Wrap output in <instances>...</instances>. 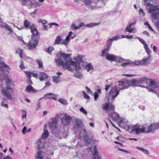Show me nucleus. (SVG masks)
I'll return each instance as SVG.
<instances>
[{
  "label": "nucleus",
  "mask_w": 159,
  "mask_h": 159,
  "mask_svg": "<svg viewBox=\"0 0 159 159\" xmlns=\"http://www.w3.org/2000/svg\"><path fill=\"white\" fill-rule=\"evenodd\" d=\"M38 22L42 23L43 25H44L45 24L47 23V21L45 20L40 19L38 21Z\"/></svg>",
  "instance_id": "60"
},
{
  "label": "nucleus",
  "mask_w": 159,
  "mask_h": 159,
  "mask_svg": "<svg viewBox=\"0 0 159 159\" xmlns=\"http://www.w3.org/2000/svg\"><path fill=\"white\" fill-rule=\"evenodd\" d=\"M151 0H144V3L145 4L148 6H151L150 4V1Z\"/></svg>",
  "instance_id": "55"
},
{
  "label": "nucleus",
  "mask_w": 159,
  "mask_h": 159,
  "mask_svg": "<svg viewBox=\"0 0 159 159\" xmlns=\"http://www.w3.org/2000/svg\"><path fill=\"white\" fill-rule=\"evenodd\" d=\"M138 39L143 44L144 46H145L146 45H147V44L145 42V41H144V40L143 39H142L139 37H138Z\"/></svg>",
  "instance_id": "54"
},
{
  "label": "nucleus",
  "mask_w": 159,
  "mask_h": 159,
  "mask_svg": "<svg viewBox=\"0 0 159 159\" xmlns=\"http://www.w3.org/2000/svg\"><path fill=\"white\" fill-rule=\"evenodd\" d=\"M61 123L65 126L70 125L72 120V118L67 114H65L64 116L61 118Z\"/></svg>",
  "instance_id": "8"
},
{
  "label": "nucleus",
  "mask_w": 159,
  "mask_h": 159,
  "mask_svg": "<svg viewBox=\"0 0 159 159\" xmlns=\"http://www.w3.org/2000/svg\"><path fill=\"white\" fill-rule=\"evenodd\" d=\"M139 13L140 15L141 16H144V15H145L144 13L143 10L142 9H141V8L139 10Z\"/></svg>",
  "instance_id": "57"
},
{
  "label": "nucleus",
  "mask_w": 159,
  "mask_h": 159,
  "mask_svg": "<svg viewBox=\"0 0 159 159\" xmlns=\"http://www.w3.org/2000/svg\"><path fill=\"white\" fill-rule=\"evenodd\" d=\"M54 49L53 47H48L47 49V52L50 54H51L52 51Z\"/></svg>",
  "instance_id": "47"
},
{
  "label": "nucleus",
  "mask_w": 159,
  "mask_h": 159,
  "mask_svg": "<svg viewBox=\"0 0 159 159\" xmlns=\"http://www.w3.org/2000/svg\"><path fill=\"white\" fill-rule=\"evenodd\" d=\"M99 24V23H91L88 24L86 25V26L89 27H93V26H97Z\"/></svg>",
  "instance_id": "38"
},
{
  "label": "nucleus",
  "mask_w": 159,
  "mask_h": 159,
  "mask_svg": "<svg viewBox=\"0 0 159 159\" xmlns=\"http://www.w3.org/2000/svg\"><path fill=\"white\" fill-rule=\"evenodd\" d=\"M48 132L47 130H45L43 134L42 137L43 138V141H44V139L46 138L48 136Z\"/></svg>",
  "instance_id": "33"
},
{
  "label": "nucleus",
  "mask_w": 159,
  "mask_h": 159,
  "mask_svg": "<svg viewBox=\"0 0 159 159\" xmlns=\"http://www.w3.org/2000/svg\"><path fill=\"white\" fill-rule=\"evenodd\" d=\"M41 5V4L38 2H33L32 8L37 7L40 6Z\"/></svg>",
  "instance_id": "39"
},
{
  "label": "nucleus",
  "mask_w": 159,
  "mask_h": 159,
  "mask_svg": "<svg viewBox=\"0 0 159 159\" xmlns=\"http://www.w3.org/2000/svg\"><path fill=\"white\" fill-rule=\"evenodd\" d=\"M94 98L95 101H97L98 97V95L97 92H96L94 94Z\"/></svg>",
  "instance_id": "59"
},
{
  "label": "nucleus",
  "mask_w": 159,
  "mask_h": 159,
  "mask_svg": "<svg viewBox=\"0 0 159 159\" xmlns=\"http://www.w3.org/2000/svg\"><path fill=\"white\" fill-rule=\"evenodd\" d=\"M148 12L154 19L157 20L159 18V5L153 6L150 7Z\"/></svg>",
  "instance_id": "5"
},
{
  "label": "nucleus",
  "mask_w": 159,
  "mask_h": 159,
  "mask_svg": "<svg viewBox=\"0 0 159 159\" xmlns=\"http://www.w3.org/2000/svg\"><path fill=\"white\" fill-rule=\"evenodd\" d=\"M31 90L34 91V89L33 87L31 85L27 87L26 89V91L28 92H30Z\"/></svg>",
  "instance_id": "44"
},
{
  "label": "nucleus",
  "mask_w": 159,
  "mask_h": 159,
  "mask_svg": "<svg viewBox=\"0 0 159 159\" xmlns=\"http://www.w3.org/2000/svg\"><path fill=\"white\" fill-rule=\"evenodd\" d=\"M83 124L81 120L79 119H76L75 121V126L76 128L82 127Z\"/></svg>",
  "instance_id": "23"
},
{
  "label": "nucleus",
  "mask_w": 159,
  "mask_h": 159,
  "mask_svg": "<svg viewBox=\"0 0 159 159\" xmlns=\"http://www.w3.org/2000/svg\"><path fill=\"white\" fill-rule=\"evenodd\" d=\"M86 6L91 10H93L96 7V3L93 0H82Z\"/></svg>",
  "instance_id": "11"
},
{
  "label": "nucleus",
  "mask_w": 159,
  "mask_h": 159,
  "mask_svg": "<svg viewBox=\"0 0 159 159\" xmlns=\"http://www.w3.org/2000/svg\"><path fill=\"white\" fill-rule=\"evenodd\" d=\"M112 39H109L107 41V45L111 47V45L112 43Z\"/></svg>",
  "instance_id": "56"
},
{
  "label": "nucleus",
  "mask_w": 159,
  "mask_h": 159,
  "mask_svg": "<svg viewBox=\"0 0 159 159\" xmlns=\"http://www.w3.org/2000/svg\"><path fill=\"white\" fill-rule=\"evenodd\" d=\"M104 110L106 112H108L110 118L113 120L116 121L119 118V115L116 112L114 111V106L112 105H109L108 103H106L103 107Z\"/></svg>",
  "instance_id": "2"
},
{
  "label": "nucleus",
  "mask_w": 159,
  "mask_h": 159,
  "mask_svg": "<svg viewBox=\"0 0 159 159\" xmlns=\"http://www.w3.org/2000/svg\"><path fill=\"white\" fill-rule=\"evenodd\" d=\"M53 81L57 84L59 83L60 82L59 76H53Z\"/></svg>",
  "instance_id": "36"
},
{
  "label": "nucleus",
  "mask_w": 159,
  "mask_h": 159,
  "mask_svg": "<svg viewBox=\"0 0 159 159\" xmlns=\"http://www.w3.org/2000/svg\"><path fill=\"white\" fill-rule=\"evenodd\" d=\"M106 59L111 62L115 61L117 62L118 61H121L122 57L119 56H116L113 54H107L106 57Z\"/></svg>",
  "instance_id": "9"
},
{
  "label": "nucleus",
  "mask_w": 159,
  "mask_h": 159,
  "mask_svg": "<svg viewBox=\"0 0 159 159\" xmlns=\"http://www.w3.org/2000/svg\"><path fill=\"white\" fill-rule=\"evenodd\" d=\"M19 52V55L20 57L21 58H22L23 57V51L22 49H18V51H16V52L17 53Z\"/></svg>",
  "instance_id": "42"
},
{
  "label": "nucleus",
  "mask_w": 159,
  "mask_h": 159,
  "mask_svg": "<svg viewBox=\"0 0 159 159\" xmlns=\"http://www.w3.org/2000/svg\"><path fill=\"white\" fill-rule=\"evenodd\" d=\"M149 126V129L150 132H152V131L158 129L157 127V123H152Z\"/></svg>",
  "instance_id": "25"
},
{
  "label": "nucleus",
  "mask_w": 159,
  "mask_h": 159,
  "mask_svg": "<svg viewBox=\"0 0 159 159\" xmlns=\"http://www.w3.org/2000/svg\"><path fill=\"white\" fill-rule=\"evenodd\" d=\"M55 62H56L57 65L58 66H61L63 65V66L65 64H64V61L60 58H58L56 60Z\"/></svg>",
  "instance_id": "28"
},
{
  "label": "nucleus",
  "mask_w": 159,
  "mask_h": 159,
  "mask_svg": "<svg viewBox=\"0 0 159 159\" xmlns=\"http://www.w3.org/2000/svg\"><path fill=\"white\" fill-rule=\"evenodd\" d=\"M36 61L37 64L39 65V67L41 68L43 66V62L41 60L37 59L36 60Z\"/></svg>",
  "instance_id": "41"
},
{
  "label": "nucleus",
  "mask_w": 159,
  "mask_h": 159,
  "mask_svg": "<svg viewBox=\"0 0 159 159\" xmlns=\"http://www.w3.org/2000/svg\"><path fill=\"white\" fill-rule=\"evenodd\" d=\"M122 60H121V61H118L117 62H123V63L121 65V66L123 67L127 66L128 65L131 64V63H133L132 61L129 60L125 59H124L122 58Z\"/></svg>",
  "instance_id": "15"
},
{
  "label": "nucleus",
  "mask_w": 159,
  "mask_h": 159,
  "mask_svg": "<svg viewBox=\"0 0 159 159\" xmlns=\"http://www.w3.org/2000/svg\"><path fill=\"white\" fill-rule=\"evenodd\" d=\"M52 121L51 122H50L49 124V127L52 129L55 128L56 126V121L53 119H52Z\"/></svg>",
  "instance_id": "27"
},
{
  "label": "nucleus",
  "mask_w": 159,
  "mask_h": 159,
  "mask_svg": "<svg viewBox=\"0 0 159 159\" xmlns=\"http://www.w3.org/2000/svg\"><path fill=\"white\" fill-rule=\"evenodd\" d=\"M89 151L93 153V159H100L98 155L97 154V151L95 146L89 148Z\"/></svg>",
  "instance_id": "12"
},
{
  "label": "nucleus",
  "mask_w": 159,
  "mask_h": 159,
  "mask_svg": "<svg viewBox=\"0 0 159 159\" xmlns=\"http://www.w3.org/2000/svg\"><path fill=\"white\" fill-rule=\"evenodd\" d=\"M5 27L8 31H9L11 33L12 32L13 30L11 28V27L8 25H5Z\"/></svg>",
  "instance_id": "48"
},
{
  "label": "nucleus",
  "mask_w": 159,
  "mask_h": 159,
  "mask_svg": "<svg viewBox=\"0 0 159 159\" xmlns=\"http://www.w3.org/2000/svg\"><path fill=\"white\" fill-rule=\"evenodd\" d=\"M84 140L86 142H87L88 143H89L91 141V139L89 138L88 137V136L87 135H86L85 136H84Z\"/></svg>",
  "instance_id": "45"
},
{
  "label": "nucleus",
  "mask_w": 159,
  "mask_h": 159,
  "mask_svg": "<svg viewBox=\"0 0 159 159\" xmlns=\"http://www.w3.org/2000/svg\"><path fill=\"white\" fill-rule=\"evenodd\" d=\"M21 3L22 5L29 7L30 8H32L33 2L31 0H22Z\"/></svg>",
  "instance_id": "13"
},
{
  "label": "nucleus",
  "mask_w": 159,
  "mask_h": 159,
  "mask_svg": "<svg viewBox=\"0 0 159 159\" xmlns=\"http://www.w3.org/2000/svg\"><path fill=\"white\" fill-rule=\"evenodd\" d=\"M85 68L88 71H89L91 69H93V67L92 64L89 63L85 66Z\"/></svg>",
  "instance_id": "31"
},
{
  "label": "nucleus",
  "mask_w": 159,
  "mask_h": 159,
  "mask_svg": "<svg viewBox=\"0 0 159 159\" xmlns=\"http://www.w3.org/2000/svg\"><path fill=\"white\" fill-rule=\"evenodd\" d=\"M136 148L143 152L145 154L149 155L150 154V152L148 150L142 148H140L139 147L137 146L136 147Z\"/></svg>",
  "instance_id": "29"
},
{
  "label": "nucleus",
  "mask_w": 159,
  "mask_h": 159,
  "mask_svg": "<svg viewBox=\"0 0 159 159\" xmlns=\"http://www.w3.org/2000/svg\"><path fill=\"white\" fill-rule=\"evenodd\" d=\"M119 92L120 90L117 89L116 86L112 87L109 93L108 99L114 100L119 94Z\"/></svg>",
  "instance_id": "7"
},
{
  "label": "nucleus",
  "mask_w": 159,
  "mask_h": 159,
  "mask_svg": "<svg viewBox=\"0 0 159 159\" xmlns=\"http://www.w3.org/2000/svg\"><path fill=\"white\" fill-rule=\"evenodd\" d=\"M132 62H133V63H131V64H134L136 65H139L140 64H142L141 62V61L139 62L138 61H135Z\"/></svg>",
  "instance_id": "62"
},
{
  "label": "nucleus",
  "mask_w": 159,
  "mask_h": 159,
  "mask_svg": "<svg viewBox=\"0 0 159 159\" xmlns=\"http://www.w3.org/2000/svg\"><path fill=\"white\" fill-rule=\"evenodd\" d=\"M71 54H66L61 52L57 54V57H61L63 58L65 61V64L63 65L64 67L66 68L69 67V63H71V65H73L76 70H78L80 69V64L78 62H76L72 60L70 57Z\"/></svg>",
  "instance_id": "1"
},
{
  "label": "nucleus",
  "mask_w": 159,
  "mask_h": 159,
  "mask_svg": "<svg viewBox=\"0 0 159 159\" xmlns=\"http://www.w3.org/2000/svg\"><path fill=\"white\" fill-rule=\"evenodd\" d=\"M82 93L83 94L84 98L85 99H89L90 97L84 91H82Z\"/></svg>",
  "instance_id": "52"
},
{
  "label": "nucleus",
  "mask_w": 159,
  "mask_h": 159,
  "mask_svg": "<svg viewBox=\"0 0 159 159\" xmlns=\"http://www.w3.org/2000/svg\"><path fill=\"white\" fill-rule=\"evenodd\" d=\"M6 84L7 87L3 88L2 89V92L4 96L10 99H11L12 97L11 95L9 89H12L14 86V84L12 83L11 80L9 79H7L6 81Z\"/></svg>",
  "instance_id": "3"
},
{
  "label": "nucleus",
  "mask_w": 159,
  "mask_h": 159,
  "mask_svg": "<svg viewBox=\"0 0 159 159\" xmlns=\"http://www.w3.org/2000/svg\"><path fill=\"white\" fill-rule=\"evenodd\" d=\"M131 130L134 131L136 134H138L140 133L150 132L149 126H143L141 127L138 125H136L132 127L131 128Z\"/></svg>",
  "instance_id": "6"
},
{
  "label": "nucleus",
  "mask_w": 159,
  "mask_h": 159,
  "mask_svg": "<svg viewBox=\"0 0 159 159\" xmlns=\"http://www.w3.org/2000/svg\"><path fill=\"white\" fill-rule=\"evenodd\" d=\"M30 29L32 33V36H34V37H37V35L38 34V32L35 25L34 24L31 25L30 27Z\"/></svg>",
  "instance_id": "14"
},
{
  "label": "nucleus",
  "mask_w": 159,
  "mask_h": 159,
  "mask_svg": "<svg viewBox=\"0 0 159 159\" xmlns=\"http://www.w3.org/2000/svg\"><path fill=\"white\" fill-rule=\"evenodd\" d=\"M20 68L21 69H22L23 68H25L24 64L23 62V61H21V64L20 65Z\"/></svg>",
  "instance_id": "63"
},
{
  "label": "nucleus",
  "mask_w": 159,
  "mask_h": 159,
  "mask_svg": "<svg viewBox=\"0 0 159 159\" xmlns=\"http://www.w3.org/2000/svg\"><path fill=\"white\" fill-rule=\"evenodd\" d=\"M74 75L75 77L78 79H81L82 77V75L79 71L75 73Z\"/></svg>",
  "instance_id": "32"
},
{
  "label": "nucleus",
  "mask_w": 159,
  "mask_h": 159,
  "mask_svg": "<svg viewBox=\"0 0 159 159\" xmlns=\"http://www.w3.org/2000/svg\"><path fill=\"white\" fill-rule=\"evenodd\" d=\"M48 77V75L45 73L43 72H40L39 79L40 81L43 80Z\"/></svg>",
  "instance_id": "22"
},
{
  "label": "nucleus",
  "mask_w": 159,
  "mask_h": 159,
  "mask_svg": "<svg viewBox=\"0 0 159 159\" xmlns=\"http://www.w3.org/2000/svg\"><path fill=\"white\" fill-rule=\"evenodd\" d=\"M44 98H47L48 99H52L55 100H57L56 95L53 93H48L44 95Z\"/></svg>",
  "instance_id": "19"
},
{
  "label": "nucleus",
  "mask_w": 159,
  "mask_h": 159,
  "mask_svg": "<svg viewBox=\"0 0 159 159\" xmlns=\"http://www.w3.org/2000/svg\"><path fill=\"white\" fill-rule=\"evenodd\" d=\"M41 153V151H38L35 156V158L36 159H43L42 157V156H40Z\"/></svg>",
  "instance_id": "37"
},
{
  "label": "nucleus",
  "mask_w": 159,
  "mask_h": 159,
  "mask_svg": "<svg viewBox=\"0 0 159 159\" xmlns=\"http://www.w3.org/2000/svg\"><path fill=\"white\" fill-rule=\"evenodd\" d=\"M134 23H131L129 24L126 28L125 30V31L126 32H128L129 33L133 32L135 33L136 32V31H134V29L132 28H131V26L134 24Z\"/></svg>",
  "instance_id": "21"
},
{
  "label": "nucleus",
  "mask_w": 159,
  "mask_h": 159,
  "mask_svg": "<svg viewBox=\"0 0 159 159\" xmlns=\"http://www.w3.org/2000/svg\"><path fill=\"white\" fill-rule=\"evenodd\" d=\"M113 85V83L112 82L110 84H107L105 88L106 91H107L110 88V87L112 86Z\"/></svg>",
  "instance_id": "51"
},
{
  "label": "nucleus",
  "mask_w": 159,
  "mask_h": 159,
  "mask_svg": "<svg viewBox=\"0 0 159 159\" xmlns=\"http://www.w3.org/2000/svg\"><path fill=\"white\" fill-rule=\"evenodd\" d=\"M118 86L119 90H122L127 89L130 86H134L136 83L135 80H125L124 81H119Z\"/></svg>",
  "instance_id": "4"
},
{
  "label": "nucleus",
  "mask_w": 159,
  "mask_h": 159,
  "mask_svg": "<svg viewBox=\"0 0 159 159\" xmlns=\"http://www.w3.org/2000/svg\"><path fill=\"white\" fill-rule=\"evenodd\" d=\"M71 29L72 30H76L79 29L78 26H76L74 23L72 24L71 26Z\"/></svg>",
  "instance_id": "53"
},
{
  "label": "nucleus",
  "mask_w": 159,
  "mask_h": 159,
  "mask_svg": "<svg viewBox=\"0 0 159 159\" xmlns=\"http://www.w3.org/2000/svg\"><path fill=\"white\" fill-rule=\"evenodd\" d=\"M62 39H61V36H57L55 41V43L54 44H59L62 41Z\"/></svg>",
  "instance_id": "30"
},
{
  "label": "nucleus",
  "mask_w": 159,
  "mask_h": 159,
  "mask_svg": "<svg viewBox=\"0 0 159 159\" xmlns=\"http://www.w3.org/2000/svg\"><path fill=\"white\" fill-rule=\"evenodd\" d=\"M151 57L150 55H148L147 57H144L141 61L142 64H147L150 63L151 61Z\"/></svg>",
  "instance_id": "18"
},
{
  "label": "nucleus",
  "mask_w": 159,
  "mask_h": 159,
  "mask_svg": "<svg viewBox=\"0 0 159 159\" xmlns=\"http://www.w3.org/2000/svg\"><path fill=\"white\" fill-rule=\"evenodd\" d=\"M27 129V128L26 127H24L23 129L22 130V133L23 134H25L26 132Z\"/></svg>",
  "instance_id": "64"
},
{
  "label": "nucleus",
  "mask_w": 159,
  "mask_h": 159,
  "mask_svg": "<svg viewBox=\"0 0 159 159\" xmlns=\"http://www.w3.org/2000/svg\"><path fill=\"white\" fill-rule=\"evenodd\" d=\"M150 86L153 89H156L158 87L157 84L152 80H150Z\"/></svg>",
  "instance_id": "24"
},
{
  "label": "nucleus",
  "mask_w": 159,
  "mask_h": 159,
  "mask_svg": "<svg viewBox=\"0 0 159 159\" xmlns=\"http://www.w3.org/2000/svg\"><path fill=\"white\" fill-rule=\"evenodd\" d=\"M32 39L29 42L27 45L28 49L31 50L37 46L38 43V40L36 39V37L32 36Z\"/></svg>",
  "instance_id": "10"
},
{
  "label": "nucleus",
  "mask_w": 159,
  "mask_h": 159,
  "mask_svg": "<svg viewBox=\"0 0 159 159\" xmlns=\"http://www.w3.org/2000/svg\"><path fill=\"white\" fill-rule=\"evenodd\" d=\"M8 67L5 63L2 62L0 63V69L2 70H4V68H8Z\"/></svg>",
  "instance_id": "34"
},
{
  "label": "nucleus",
  "mask_w": 159,
  "mask_h": 159,
  "mask_svg": "<svg viewBox=\"0 0 159 159\" xmlns=\"http://www.w3.org/2000/svg\"><path fill=\"white\" fill-rule=\"evenodd\" d=\"M42 139H39L37 142V143L38 145V149H40L43 148L44 147V142L42 141L41 140Z\"/></svg>",
  "instance_id": "26"
},
{
  "label": "nucleus",
  "mask_w": 159,
  "mask_h": 159,
  "mask_svg": "<svg viewBox=\"0 0 159 159\" xmlns=\"http://www.w3.org/2000/svg\"><path fill=\"white\" fill-rule=\"evenodd\" d=\"M148 79L145 77H142L140 78L139 80H135L136 81V83L134 84V86L137 84H143L147 82Z\"/></svg>",
  "instance_id": "17"
},
{
  "label": "nucleus",
  "mask_w": 159,
  "mask_h": 159,
  "mask_svg": "<svg viewBox=\"0 0 159 159\" xmlns=\"http://www.w3.org/2000/svg\"><path fill=\"white\" fill-rule=\"evenodd\" d=\"M144 47L145 50L146 52L148 54V56L149 55V54H150L151 51H150V50L148 48L147 44L145 46H144Z\"/></svg>",
  "instance_id": "43"
},
{
  "label": "nucleus",
  "mask_w": 159,
  "mask_h": 159,
  "mask_svg": "<svg viewBox=\"0 0 159 159\" xmlns=\"http://www.w3.org/2000/svg\"><path fill=\"white\" fill-rule=\"evenodd\" d=\"M24 25L25 28H28L30 25V23L28 20H25L24 22Z\"/></svg>",
  "instance_id": "35"
},
{
  "label": "nucleus",
  "mask_w": 159,
  "mask_h": 159,
  "mask_svg": "<svg viewBox=\"0 0 159 159\" xmlns=\"http://www.w3.org/2000/svg\"><path fill=\"white\" fill-rule=\"evenodd\" d=\"M80 111L82 112L83 113L87 115V112L86 111V110L83 107H81L80 109Z\"/></svg>",
  "instance_id": "58"
},
{
  "label": "nucleus",
  "mask_w": 159,
  "mask_h": 159,
  "mask_svg": "<svg viewBox=\"0 0 159 159\" xmlns=\"http://www.w3.org/2000/svg\"><path fill=\"white\" fill-rule=\"evenodd\" d=\"M25 73L26 74L27 76L29 79H30L31 78V75H32V72H29L28 71H25Z\"/></svg>",
  "instance_id": "50"
},
{
  "label": "nucleus",
  "mask_w": 159,
  "mask_h": 159,
  "mask_svg": "<svg viewBox=\"0 0 159 159\" xmlns=\"http://www.w3.org/2000/svg\"><path fill=\"white\" fill-rule=\"evenodd\" d=\"M67 131L62 129L59 131L58 136L61 138H66L67 136Z\"/></svg>",
  "instance_id": "16"
},
{
  "label": "nucleus",
  "mask_w": 159,
  "mask_h": 159,
  "mask_svg": "<svg viewBox=\"0 0 159 159\" xmlns=\"http://www.w3.org/2000/svg\"><path fill=\"white\" fill-rule=\"evenodd\" d=\"M80 134H82L83 137H84L86 135H87V132L85 129H82L80 132Z\"/></svg>",
  "instance_id": "49"
},
{
  "label": "nucleus",
  "mask_w": 159,
  "mask_h": 159,
  "mask_svg": "<svg viewBox=\"0 0 159 159\" xmlns=\"http://www.w3.org/2000/svg\"><path fill=\"white\" fill-rule=\"evenodd\" d=\"M58 101L60 103L62 104L66 105L68 104L66 100L63 99H58Z\"/></svg>",
  "instance_id": "40"
},
{
  "label": "nucleus",
  "mask_w": 159,
  "mask_h": 159,
  "mask_svg": "<svg viewBox=\"0 0 159 159\" xmlns=\"http://www.w3.org/2000/svg\"><path fill=\"white\" fill-rule=\"evenodd\" d=\"M69 65H70V66L69 67H67V68H65L64 67V66H63V68L64 69H68V70H69L70 71H73V69H72V68H70V65H71V63H69Z\"/></svg>",
  "instance_id": "61"
},
{
  "label": "nucleus",
  "mask_w": 159,
  "mask_h": 159,
  "mask_svg": "<svg viewBox=\"0 0 159 159\" xmlns=\"http://www.w3.org/2000/svg\"><path fill=\"white\" fill-rule=\"evenodd\" d=\"M73 34V33L72 32H70L69 33L68 36L65 39H64L63 40L61 44H64L66 45H67L70 40V37L71 36V34Z\"/></svg>",
  "instance_id": "20"
},
{
  "label": "nucleus",
  "mask_w": 159,
  "mask_h": 159,
  "mask_svg": "<svg viewBox=\"0 0 159 159\" xmlns=\"http://www.w3.org/2000/svg\"><path fill=\"white\" fill-rule=\"evenodd\" d=\"M107 54H108V52H107V50H103L102 52L101 56L102 57H104L105 56H107Z\"/></svg>",
  "instance_id": "46"
}]
</instances>
